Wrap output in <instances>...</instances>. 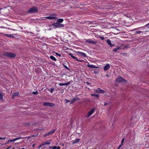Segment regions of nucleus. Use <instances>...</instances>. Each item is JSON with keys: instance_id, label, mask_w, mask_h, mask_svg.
Masks as SVG:
<instances>
[{"instance_id": "nucleus-1", "label": "nucleus", "mask_w": 149, "mask_h": 149, "mask_svg": "<svg viewBox=\"0 0 149 149\" xmlns=\"http://www.w3.org/2000/svg\"><path fill=\"white\" fill-rule=\"evenodd\" d=\"M3 55L4 56L12 58H15L16 56V54H15L8 52H4Z\"/></svg>"}, {"instance_id": "nucleus-2", "label": "nucleus", "mask_w": 149, "mask_h": 149, "mask_svg": "<svg viewBox=\"0 0 149 149\" xmlns=\"http://www.w3.org/2000/svg\"><path fill=\"white\" fill-rule=\"evenodd\" d=\"M52 25L56 28H62L64 26V25L63 24H62L60 23L56 22H55L52 24Z\"/></svg>"}, {"instance_id": "nucleus-3", "label": "nucleus", "mask_w": 149, "mask_h": 149, "mask_svg": "<svg viewBox=\"0 0 149 149\" xmlns=\"http://www.w3.org/2000/svg\"><path fill=\"white\" fill-rule=\"evenodd\" d=\"M38 11V8L36 7H34L30 8L27 11V13H37Z\"/></svg>"}, {"instance_id": "nucleus-4", "label": "nucleus", "mask_w": 149, "mask_h": 149, "mask_svg": "<svg viewBox=\"0 0 149 149\" xmlns=\"http://www.w3.org/2000/svg\"><path fill=\"white\" fill-rule=\"evenodd\" d=\"M116 80L118 82L124 83H125L127 82V81L126 80L120 77L117 78Z\"/></svg>"}, {"instance_id": "nucleus-5", "label": "nucleus", "mask_w": 149, "mask_h": 149, "mask_svg": "<svg viewBox=\"0 0 149 149\" xmlns=\"http://www.w3.org/2000/svg\"><path fill=\"white\" fill-rule=\"evenodd\" d=\"M44 106L47 107H53L55 106V104L51 102H45L43 104Z\"/></svg>"}, {"instance_id": "nucleus-6", "label": "nucleus", "mask_w": 149, "mask_h": 149, "mask_svg": "<svg viewBox=\"0 0 149 149\" xmlns=\"http://www.w3.org/2000/svg\"><path fill=\"white\" fill-rule=\"evenodd\" d=\"M122 4H123V3L121 2H117L114 3V4L116 5L115 6L116 7L118 8H120L121 7V6L122 5Z\"/></svg>"}, {"instance_id": "nucleus-7", "label": "nucleus", "mask_w": 149, "mask_h": 149, "mask_svg": "<svg viewBox=\"0 0 149 149\" xmlns=\"http://www.w3.org/2000/svg\"><path fill=\"white\" fill-rule=\"evenodd\" d=\"M55 130H52L50 131L49 132L46 134L44 135V137H46L49 136V135L51 134H52L54 133L55 132Z\"/></svg>"}, {"instance_id": "nucleus-8", "label": "nucleus", "mask_w": 149, "mask_h": 149, "mask_svg": "<svg viewBox=\"0 0 149 149\" xmlns=\"http://www.w3.org/2000/svg\"><path fill=\"white\" fill-rule=\"evenodd\" d=\"M86 42L91 44H96L97 43V42L95 41L91 40L89 39L86 40Z\"/></svg>"}, {"instance_id": "nucleus-9", "label": "nucleus", "mask_w": 149, "mask_h": 149, "mask_svg": "<svg viewBox=\"0 0 149 149\" xmlns=\"http://www.w3.org/2000/svg\"><path fill=\"white\" fill-rule=\"evenodd\" d=\"M77 54L78 55H81L83 57H86L87 56L86 54L83 52H77Z\"/></svg>"}, {"instance_id": "nucleus-10", "label": "nucleus", "mask_w": 149, "mask_h": 149, "mask_svg": "<svg viewBox=\"0 0 149 149\" xmlns=\"http://www.w3.org/2000/svg\"><path fill=\"white\" fill-rule=\"evenodd\" d=\"M97 92L99 93H105V91L101 89L100 88H98V89L96 90Z\"/></svg>"}, {"instance_id": "nucleus-11", "label": "nucleus", "mask_w": 149, "mask_h": 149, "mask_svg": "<svg viewBox=\"0 0 149 149\" xmlns=\"http://www.w3.org/2000/svg\"><path fill=\"white\" fill-rule=\"evenodd\" d=\"M107 42L108 45H110V47H112L115 45L114 44H111L110 40L109 39H108L107 41Z\"/></svg>"}, {"instance_id": "nucleus-12", "label": "nucleus", "mask_w": 149, "mask_h": 149, "mask_svg": "<svg viewBox=\"0 0 149 149\" xmlns=\"http://www.w3.org/2000/svg\"><path fill=\"white\" fill-rule=\"evenodd\" d=\"M95 109H91L88 113L87 117H89L90 116L94 111Z\"/></svg>"}, {"instance_id": "nucleus-13", "label": "nucleus", "mask_w": 149, "mask_h": 149, "mask_svg": "<svg viewBox=\"0 0 149 149\" xmlns=\"http://www.w3.org/2000/svg\"><path fill=\"white\" fill-rule=\"evenodd\" d=\"M46 18L49 19H57V17H56L49 16L46 17Z\"/></svg>"}, {"instance_id": "nucleus-14", "label": "nucleus", "mask_w": 149, "mask_h": 149, "mask_svg": "<svg viewBox=\"0 0 149 149\" xmlns=\"http://www.w3.org/2000/svg\"><path fill=\"white\" fill-rule=\"evenodd\" d=\"M110 68V65L109 64H107L104 67V70L106 71L108 70Z\"/></svg>"}, {"instance_id": "nucleus-15", "label": "nucleus", "mask_w": 149, "mask_h": 149, "mask_svg": "<svg viewBox=\"0 0 149 149\" xmlns=\"http://www.w3.org/2000/svg\"><path fill=\"white\" fill-rule=\"evenodd\" d=\"M19 95L18 92L15 93H13L12 95V98H14V97L16 96H19Z\"/></svg>"}, {"instance_id": "nucleus-16", "label": "nucleus", "mask_w": 149, "mask_h": 149, "mask_svg": "<svg viewBox=\"0 0 149 149\" xmlns=\"http://www.w3.org/2000/svg\"><path fill=\"white\" fill-rule=\"evenodd\" d=\"M91 95L92 96L95 97L97 98V99L99 98V95L98 94H91Z\"/></svg>"}, {"instance_id": "nucleus-17", "label": "nucleus", "mask_w": 149, "mask_h": 149, "mask_svg": "<svg viewBox=\"0 0 149 149\" xmlns=\"http://www.w3.org/2000/svg\"><path fill=\"white\" fill-rule=\"evenodd\" d=\"M87 66L91 68H96L95 65H87Z\"/></svg>"}, {"instance_id": "nucleus-18", "label": "nucleus", "mask_w": 149, "mask_h": 149, "mask_svg": "<svg viewBox=\"0 0 149 149\" xmlns=\"http://www.w3.org/2000/svg\"><path fill=\"white\" fill-rule=\"evenodd\" d=\"M4 35L6 36L7 37H9V38H14V36H12V35L11 34H4Z\"/></svg>"}, {"instance_id": "nucleus-19", "label": "nucleus", "mask_w": 149, "mask_h": 149, "mask_svg": "<svg viewBox=\"0 0 149 149\" xmlns=\"http://www.w3.org/2000/svg\"><path fill=\"white\" fill-rule=\"evenodd\" d=\"M69 55H70L72 58L76 60L77 58H76V57L73 56V55L72 53H70L69 54Z\"/></svg>"}, {"instance_id": "nucleus-20", "label": "nucleus", "mask_w": 149, "mask_h": 149, "mask_svg": "<svg viewBox=\"0 0 149 149\" xmlns=\"http://www.w3.org/2000/svg\"><path fill=\"white\" fill-rule=\"evenodd\" d=\"M50 58L51 59L54 61L56 60V59L53 56H51L50 57Z\"/></svg>"}, {"instance_id": "nucleus-21", "label": "nucleus", "mask_w": 149, "mask_h": 149, "mask_svg": "<svg viewBox=\"0 0 149 149\" xmlns=\"http://www.w3.org/2000/svg\"><path fill=\"white\" fill-rule=\"evenodd\" d=\"M63 19H58L57 22L61 23V22H63Z\"/></svg>"}, {"instance_id": "nucleus-22", "label": "nucleus", "mask_w": 149, "mask_h": 149, "mask_svg": "<svg viewBox=\"0 0 149 149\" xmlns=\"http://www.w3.org/2000/svg\"><path fill=\"white\" fill-rule=\"evenodd\" d=\"M142 33H143V32L141 31H137L135 32L134 34H141Z\"/></svg>"}, {"instance_id": "nucleus-23", "label": "nucleus", "mask_w": 149, "mask_h": 149, "mask_svg": "<svg viewBox=\"0 0 149 149\" xmlns=\"http://www.w3.org/2000/svg\"><path fill=\"white\" fill-rule=\"evenodd\" d=\"M3 93L1 91H0V100H3Z\"/></svg>"}, {"instance_id": "nucleus-24", "label": "nucleus", "mask_w": 149, "mask_h": 149, "mask_svg": "<svg viewBox=\"0 0 149 149\" xmlns=\"http://www.w3.org/2000/svg\"><path fill=\"white\" fill-rule=\"evenodd\" d=\"M48 90L50 91L51 93H52L55 90V89L54 88H49L48 89Z\"/></svg>"}, {"instance_id": "nucleus-25", "label": "nucleus", "mask_w": 149, "mask_h": 149, "mask_svg": "<svg viewBox=\"0 0 149 149\" xmlns=\"http://www.w3.org/2000/svg\"><path fill=\"white\" fill-rule=\"evenodd\" d=\"M50 143H51L50 142H49L48 141H47L45 142L44 143H43L42 144V145L44 146V145H45L46 144L49 145L50 144Z\"/></svg>"}, {"instance_id": "nucleus-26", "label": "nucleus", "mask_w": 149, "mask_h": 149, "mask_svg": "<svg viewBox=\"0 0 149 149\" xmlns=\"http://www.w3.org/2000/svg\"><path fill=\"white\" fill-rule=\"evenodd\" d=\"M79 141H80V139H76L75 140H74V142H73V143H77V142H79Z\"/></svg>"}, {"instance_id": "nucleus-27", "label": "nucleus", "mask_w": 149, "mask_h": 149, "mask_svg": "<svg viewBox=\"0 0 149 149\" xmlns=\"http://www.w3.org/2000/svg\"><path fill=\"white\" fill-rule=\"evenodd\" d=\"M120 48V47H117L114 49L113 50V51L114 52H116Z\"/></svg>"}, {"instance_id": "nucleus-28", "label": "nucleus", "mask_w": 149, "mask_h": 149, "mask_svg": "<svg viewBox=\"0 0 149 149\" xmlns=\"http://www.w3.org/2000/svg\"><path fill=\"white\" fill-rule=\"evenodd\" d=\"M60 147L58 146L57 147L56 146H54L53 147V149H60Z\"/></svg>"}, {"instance_id": "nucleus-29", "label": "nucleus", "mask_w": 149, "mask_h": 149, "mask_svg": "<svg viewBox=\"0 0 149 149\" xmlns=\"http://www.w3.org/2000/svg\"><path fill=\"white\" fill-rule=\"evenodd\" d=\"M78 99H79L78 97L77 98L76 97L74 98L73 99V100H73V101L74 102V101H77V100H78Z\"/></svg>"}, {"instance_id": "nucleus-30", "label": "nucleus", "mask_w": 149, "mask_h": 149, "mask_svg": "<svg viewBox=\"0 0 149 149\" xmlns=\"http://www.w3.org/2000/svg\"><path fill=\"white\" fill-rule=\"evenodd\" d=\"M15 141L14 139H13V140H9L8 141V142H7V143H10V142H12L14 141Z\"/></svg>"}, {"instance_id": "nucleus-31", "label": "nucleus", "mask_w": 149, "mask_h": 149, "mask_svg": "<svg viewBox=\"0 0 149 149\" xmlns=\"http://www.w3.org/2000/svg\"><path fill=\"white\" fill-rule=\"evenodd\" d=\"M76 60L77 61H79V62H83V61H84V60H79L78 59H77V58L76 59Z\"/></svg>"}, {"instance_id": "nucleus-32", "label": "nucleus", "mask_w": 149, "mask_h": 149, "mask_svg": "<svg viewBox=\"0 0 149 149\" xmlns=\"http://www.w3.org/2000/svg\"><path fill=\"white\" fill-rule=\"evenodd\" d=\"M59 85L60 86H65V83H59Z\"/></svg>"}, {"instance_id": "nucleus-33", "label": "nucleus", "mask_w": 149, "mask_h": 149, "mask_svg": "<svg viewBox=\"0 0 149 149\" xmlns=\"http://www.w3.org/2000/svg\"><path fill=\"white\" fill-rule=\"evenodd\" d=\"M55 54H56V55L57 56H58L59 57H61V54H60L57 52H55Z\"/></svg>"}, {"instance_id": "nucleus-34", "label": "nucleus", "mask_w": 149, "mask_h": 149, "mask_svg": "<svg viewBox=\"0 0 149 149\" xmlns=\"http://www.w3.org/2000/svg\"><path fill=\"white\" fill-rule=\"evenodd\" d=\"M99 38H100L102 40H104V37L99 36Z\"/></svg>"}, {"instance_id": "nucleus-35", "label": "nucleus", "mask_w": 149, "mask_h": 149, "mask_svg": "<svg viewBox=\"0 0 149 149\" xmlns=\"http://www.w3.org/2000/svg\"><path fill=\"white\" fill-rule=\"evenodd\" d=\"M38 93L37 91H36V92H33L32 93L33 94L35 95H37L38 94Z\"/></svg>"}, {"instance_id": "nucleus-36", "label": "nucleus", "mask_w": 149, "mask_h": 149, "mask_svg": "<svg viewBox=\"0 0 149 149\" xmlns=\"http://www.w3.org/2000/svg\"><path fill=\"white\" fill-rule=\"evenodd\" d=\"M63 66L66 69H67L68 70H70V69L69 68H68L67 66L65 65H63Z\"/></svg>"}, {"instance_id": "nucleus-37", "label": "nucleus", "mask_w": 149, "mask_h": 149, "mask_svg": "<svg viewBox=\"0 0 149 149\" xmlns=\"http://www.w3.org/2000/svg\"><path fill=\"white\" fill-rule=\"evenodd\" d=\"M65 102L66 103H68V102H70V101L67 100V99H65Z\"/></svg>"}, {"instance_id": "nucleus-38", "label": "nucleus", "mask_w": 149, "mask_h": 149, "mask_svg": "<svg viewBox=\"0 0 149 149\" xmlns=\"http://www.w3.org/2000/svg\"><path fill=\"white\" fill-rule=\"evenodd\" d=\"M141 27H139L138 28H135V29H133V30L132 31H136V30H137V29H140Z\"/></svg>"}, {"instance_id": "nucleus-39", "label": "nucleus", "mask_w": 149, "mask_h": 149, "mask_svg": "<svg viewBox=\"0 0 149 149\" xmlns=\"http://www.w3.org/2000/svg\"><path fill=\"white\" fill-rule=\"evenodd\" d=\"M124 139H125V138H123V139H122V140L121 141V144L120 145H122V144H123V142H124Z\"/></svg>"}, {"instance_id": "nucleus-40", "label": "nucleus", "mask_w": 149, "mask_h": 149, "mask_svg": "<svg viewBox=\"0 0 149 149\" xmlns=\"http://www.w3.org/2000/svg\"><path fill=\"white\" fill-rule=\"evenodd\" d=\"M129 47V45H126V46H125L124 47V49L127 48H128Z\"/></svg>"}, {"instance_id": "nucleus-41", "label": "nucleus", "mask_w": 149, "mask_h": 149, "mask_svg": "<svg viewBox=\"0 0 149 149\" xmlns=\"http://www.w3.org/2000/svg\"><path fill=\"white\" fill-rule=\"evenodd\" d=\"M70 84V82H68L67 83H65V86H67L69 85Z\"/></svg>"}, {"instance_id": "nucleus-42", "label": "nucleus", "mask_w": 149, "mask_h": 149, "mask_svg": "<svg viewBox=\"0 0 149 149\" xmlns=\"http://www.w3.org/2000/svg\"><path fill=\"white\" fill-rule=\"evenodd\" d=\"M31 137V136H29L26 137H23V138H27L28 139H29Z\"/></svg>"}, {"instance_id": "nucleus-43", "label": "nucleus", "mask_w": 149, "mask_h": 149, "mask_svg": "<svg viewBox=\"0 0 149 149\" xmlns=\"http://www.w3.org/2000/svg\"><path fill=\"white\" fill-rule=\"evenodd\" d=\"M30 123H27L26 124V125L28 126H30Z\"/></svg>"}, {"instance_id": "nucleus-44", "label": "nucleus", "mask_w": 149, "mask_h": 149, "mask_svg": "<svg viewBox=\"0 0 149 149\" xmlns=\"http://www.w3.org/2000/svg\"><path fill=\"white\" fill-rule=\"evenodd\" d=\"M70 102V104H72L74 102L73 101V100H72L71 101H70V102Z\"/></svg>"}, {"instance_id": "nucleus-45", "label": "nucleus", "mask_w": 149, "mask_h": 149, "mask_svg": "<svg viewBox=\"0 0 149 149\" xmlns=\"http://www.w3.org/2000/svg\"><path fill=\"white\" fill-rule=\"evenodd\" d=\"M145 26H147L149 28V23L145 25Z\"/></svg>"}, {"instance_id": "nucleus-46", "label": "nucleus", "mask_w": 149, "mask_h": 149, "mask_svg": "<svg viewBox=\"0 0 149 149\" xmlns=\"http://www.w3.org/2000/svg\"><path fill=\"white\" fill-rule=\"evenodd\" d=\"M6 138V137H4L3 138H2L1 137H0V140L4 139H5Z\"/></svg>"}, {"instance_id": "nucleus-47", "label": "nucleus", "mask_w": 149, "mask_h": 149, "mask_svg": "<svg viewBox=\"0 0 149 149\" xmlns=\"http://www.w3.org/2000/svg\"><path fill=\"white\" fill-rule=\"evenodd\" d=\"M38 135V134H37L36 135H32L31 136V137H34L36 136L37 135Z\"/></svg>"}, {"instance_id": "nucleus-48", "label": "nucleus", "mask_w": 149, "mask_h": 149, "mask_svg": "<svg viewBox=\"0 0 149 149\" xmlns=\"http://www.w3.org/2000/svg\"><path fill=\"white\" fill-rule=\"evenodd\" d=\"M121 54H123L125 56H126L127 55V54L126 53H122Z\"/></svg>"}, {"instance_id": "nucleus-49", "label": "nucleus", "mask_w": 149, "mask_h": 149, "mask_svg": "<svg viewBox=\"0 0 149 149\" xmlns=\"http://www.w3.org/2000/svg\"><path fill=\"white\" fill-rule=\"evenodd\" d=\"M43 146V145H42V144L41 145H40L39 146H38V148H40L41 146Z\"/></svg>"}, {"instance_id": "nucleus-50", "label": "nucleus", "mask_w": 149, "mask_h": 149, "mask_svg": "<svg viewBox=\"0 0 149 149\" xmlns=\"http://www.w3.org/2000/svg\"><path fill=\"white\" fill-rule=\"evenodd\" d=\"M18 139H19V138L18 137L14 139V140H15V141L16 140H18Z\"/></svg>"}, {"instance_id": "nucleus-51", "label": "nucleus", "mask_w": 149, "mask_h": 149, "mask_svg": "<svg viewBox=\"0 0 149 149\" xmlns=\"http://www.w3.org/2000/svg\"><path fill=\"white\" fill-rule=\"evenodd\" d=\"M86 83L87 84V85H89L90 84V83L89 82H86Z\"/></svg>"}, {"instance_id": "nucleus-52", "label": "nucleus", "mask_w": 149, "mask_h": 149, "mask_svg": "<svg viewBox=\"0 0 149 149\" xmlns=\"http://www.w3.org/2000/svg\"><path fill=\"white\" fill-rule=\"evenodd\" d=\"M121 146H122V145H120L119 146V147L118 148V149H120V148Z\"/></svg>"}, {"instance_id": "nucleus-53", "label": "nucleus", "mask_w": 149, "mask_h": 149, "mask_svg": "<svg viewBox=\"0 0 149 149\" xmlns=\"http://www.w3.org/2000/svg\"><path fill=\"white\" fill-rule=\"evenodd\" d=\"M19 138V139H23V137H22L21 136H19V137H18Z\"/></svg>"}, {"instance_id": "nucleus-54", "label": "nucleus", "mask_w": 149, "mask_h": 149, "mask_svg": "<svg viewBox=\"0 0 149 149\" xmlns=\"http://www.w3.org/2000/svg\"><path fill=\"white\" fill-rule=\"evenodd\" d=\"M108 104L107 103H105L104 104V106H106V105H107Z\"/></svg>"}, {"instance_id": "nucleus-55", "label": "nucleus", "mask_w": 149, "mask_h": 149, "mask_svg": "<svg viewBox=\"0 0 149 149\" xmlns=\"http://www.w3.org/2000/svg\"><path fill=\"white\" fill-rule=\"evenodd\" d=\"M49 148H52V149H53V147H52V146H49Z\"/></svg>"}, {"instance_id": "nucleus-56", "label": "nucleus", "mask_w": 149, "mask_h": 149, "mask_svg": "<svg viewBox=\"0 0 149 149\" xmlns=\"http://www.w3.org/2000/svg\"><path fill=\"white\" fill-rule=\"evenodd\" d=\"M106 76L107 77H109V76L107 74L106 75Z\"/></svg>"}, {"instance_id": "nucleus-57", "label": "nucleus", "mask_w": 149, "mask_h": 149, "mask_svg": "<svg viewBox=\"0 0 149 149\" xmlns=\"http://www.w3.org/2000/svg\"><path fill=\"white\" fill-rule=\"evenodd\" d=\"M35 145V144H33L32 145V147H34V146Z\"/></svg>"}, {"instance_id": "nucleus-58", "label": "nucleus", "mask_w": 149, "mask_h": 149, "mask_svg": "<svg viewBox=\"0 0 149 149\" xmlns=\"http://www.w3.org/2000/svg\"><path fill=\"white\" fill-rule=\"evenodd\" d=\"M10 148V147H8V148H6V149H8V148Z\"/></svg>"}, {"instance_id": "nucleus-59", "label": "nucleus", "mask_w": 149, "mask_h": 149, "mask_svg": "<svg viewBox=\"0 0 149 149\" xmlns=\"http://www.w3.org/2000/svg\"><path fill=\"white\" fill-rule=\"evenodd\" d=\"M21 149H25V148H22Z\"/></svg>"}, {"instance_id": "nucleus-60", "label": "nucleus", "mask_w": 149, "mask_h": 149, "mask_svg": "<svg viewBox=\"0 0 149 149\" xmlns=\"http://www.w3.org/2000/svg\"><path fill=\"white\" fill-rule=\"evenodd\" d=\"M1 9H2V8H0V10H1Z\"/></svg>"}, {"instance_id": "nucleus-61", "label": "nucleus", "mask_w": 149, "mask_h": 149, "mask_svg": "<svg viewBox=\"0 0 149 149\" xmlns=\"http://www.w3.org/2000/svg\"><path fill=\"white\" fill-rule=\"evenodd\" d=\"M86 88L89 89V88H87V87H86Z\"/></svg>"}, {"instance_id": "nucleus-62", "label": "nucleus", "mask_w": 149, "mask_h": 149, "mask_svg": "<svg viewBox=\"0 0 149 149\" xmlns=\"http://www.w3.org/2000/svg\"><path fill=\"white\" fill-rule=\"evenodd\" d=\"M94 72L95 73H96V72H95V71H94Z\"/></svg>"}]
</instances>
